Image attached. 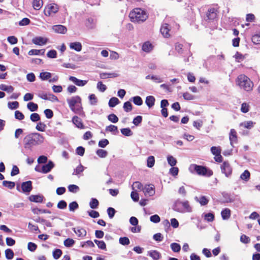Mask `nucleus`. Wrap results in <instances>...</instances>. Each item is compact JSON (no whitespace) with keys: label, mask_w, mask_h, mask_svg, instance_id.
I'll return each mask as SVG.
<instances>
[{"label":"nucleus","mask_w":260,"mask_h":260,"mask_svg":"<svg viewBox=\"0 0 260 260\" xmlns=\"http://www.w3.org/2000/svg\"><path fill=\"white\" fill-rule=\"evenodd\" d=\"M44 137L38 133H32L27 135L23 139V143L25 149L31 151L35 146L43 143Z\"/></svg>","instance_id":"f257e3e1"},{"label":"nucleus","mask_w":260,"mask_h":260,"mask_svg":"<svg viewBox=\"0 0 260 260\" xmlns=\"http://www.w3.org/2000/svg\"><path fill=\"white\" fill-rule=\"evenodd\" d=\"M236 84L241 88L247 91L251 90L253 86V84L250 79L244 75H240L238 77L236 80Z\"/></svg>","instance_id":"f03ea898"},{"label":"nucleus","mask_w":260,"mask_h":260,"mask_svg":"<svg viewBox=\"0 0 260 260\" xmlns=\"http://www.w3.org/2000/svg\"><path fill=\"white\" fill-rule=\"evenodd\" d=\"M67 101L71 110L75 113H79L82 111L81 105L78 104H81V99L79 96H73L71 99H68Z\"/></svg>","instance_id":"7ed1b4c3"},{"label":"nucleus","mask_w":260,"mask_h":260,"mask_svg":"<svg viewBox=\"0 0 260 260\" xmlns=\"http://www.w3.org/2000/svg\"><path fill=\"white\" fill-rule=\"evenodd\" d=\"M130 17L132 21H137L138 22H143L148 18V16L145 11L137 8L130 13Z\"/></svg>","instance_id":"20e7f679"},{"label":"nucleus","mask_w":260,"mask_h":260,"mask_svg":"<svg viewBox=\"0 0 260 260\" xmlns=\"http://www.w3.org/2000/svg\"><path fill=\"white\" fill-rule=\"evenodd\" d=\"M189 170L191 172L194 171L201 176L210 177L213 175V171L203 166L192 164L190 165Z\"/></svg>","instance_id":"39448f33"},{"label":"nucleus","mask_w":260,"mask_h":260,"mask_svg":"<svg viewBox=\"0 0 260 260\" xmlns=\"http://www.w3.org/2000/svg\"><path fill=\"white\" fill-rule=\"evenodd\" d=\"M59 10L58 5L56 4H50L47 5L44 9V13L46 16H50L56 13Z\"/></svg>","instance_id":"423d86ee"},{"label":"nucleus","mask_w":260,"mask_h":260,"mask_svg":"<svg viewBox=\"0 0 260 260\" xmlns=\"http://www.w3.org/2000/svg\"><path fill=\"white\" fill-rule=\"evenodd\" d=\"M220 169L221 173L224 174L225 177L228 178L231 177L233 172V169L229 161H223L220 165Z\"/></svg>","instance_id":"0eeeda50"},{"label":"nucleus","mask_w":260,"mask_h":260,"mask_svg":"<svg viewBox=\"0 0 260 260\" xmlns=\"http://www.w3.org/2000/svg\"><path fill=\"white\" fill-rule=\"evenodd\" d=\"M21 188L23 193L28 194L32 189V182L30 180L23 182Z\"/></svg>","instance_id":"6e6552de"},{"label":"nucleus","mask_w":260,"mask_h":260,"mask_svg":"<svg viewBox=\"0 0 260 260\" xmlns=\"http://www.w3.org/2000/svg\"><path fill=\"white\" fill-rule=\"evenodd\" d=\"M54 166L55 165L54 162L51 160H49L48 161L47 164L42 166L41 168V172L42 173L47 174L50 172Z\"/></svg>","instance_id":"1a4fd4ad"},{"label":"nucleus","mask_w":260,"mask_h":260,"mask_svg":"<svg viewBox=\"0 0 260 260\" xmlns=\"http://www.w3.org/2000/svg\"><path fill=\"white\" fill-rule=\"evenodd\" d=\"M96 19L94 17H89L85 21L86 27L90 29H94L96 26Z\"/></svg>","instance_id":"9d476101"},{"label":"nucleus","mask_w":260,"mask_h":260,"mask_svg":"<svg viewBox=\"0 0 260 260\" xmlns=\"http://www.w3.org/2000/svg\"><path fill=\"white\" fill-rule=\"evenodd\" d=\"M217 10L214 8L209 9L206 13V16L207 18L206 20H214L217 17Z\"/></svg>","instance_id":"9b49d317"},{"label":"nucleus","mask_w":260,"mask_h":260,"mask_svg":"<svg viewBox=\"0 0 260 260\" xmlns=\"http://www.w3.org/2000/svg\"><path fill=\"white\" fill-rule=\"evenodd\" d=\"M48 41L46 38L42 37H36L32 39V42L37 45L42 46L46 44Z\"/></svg>","instance_id":"f8f14e48"},{"label":"nucleus","mask_w":260,"mask_h":260,"mask_svg":"<svg viewBox=\"0 0 260 260\" xmlns=\"http://www.w3.org/2000/svg\"><path fill=\"white\" fill-rule=\"evenodd\" d=\"M69 80L73 82L76 85L78 86H84L87 83V80L78 79L74 76H70L69 77Z\"/></svg>","instance_id":"ddd939ff"},{"label":"nucleus","mask_w":260,"mask_h":260,"mask_svg":"<svg viewBox=\"0 0 260 260\" xmlns=\"http://www.w3.org/2000/svg\"><path fill=\"white\" fill-rule=\"evenodd\" d=\"M52 29L55 32L58 34H64L67 31V27L61 24L54 25L52 27Z\"/></svg>","instance_id":"4468645a"},{"label":"nucleus","mask_w":260,"mask_h":260,"mask_svg":"<svg viewBox=\"0 0 260 260\" xmlns=\"http://www.w3.org/2000/svg\"><path fill=\"white\" fill-rule=\"evenodd\" d=\"M170 30V28L168 24L164 23L162 24L160 31L164 37L168 38L170 36L169 34Z\"/></svg>","instance_id":"2eb2a0df"},{"label":"nucleus","mask_w":260,"mask_h":260,"mask_svg":"<svg viewBox=\"0 0 260 260\" xmlns=\"http://www.w3.org/2000/svg\"><path fill=\"white\" fill-rule=\"evenodd\" d=\"M73 123L79 128L83 129L84 128L82 119L77 116H74L72 118Z\"/></svg>","instance_id":"dca6fc26"},{"label":"nucleus","mask_w":260,"mask_h":260,"mask_svg":"<svg viewBox=\"0 0 260 260\" xmlns=\"http://www.w3.org/2000/svg\"><path fill=\"white\" fill-rule=\"evenodd\" d=\"M144 192L145 196L150 197L153 196L155 194V189L154 186L148 185L145 186Z\"/></svg>","instance_id":"f3484780"},{"label":"nucleus","mask_w":260,"mask_h":260,"mask_svg":"<svg viewBox=\"0 0 260 260\" xmlns=\"http://www.w3.org/2000/svg\"><path fill=\"white\" fill-rule=\"evenodd\" d=\"M231 145L233 146L234 143L237 142V132L234 129H231L230 133L229 136Z\"/></svg>","instance_id":"a211bd4d"},{"label":"nucleus","mask_w":260,"mask_h":260,"mask_svg":"<svg viewBox=\"0 0 260 260\" xmlns=\"http://www.w3.org/2000/svg\"><path fill=\"white\" fill-rule=\"evenodd\" d=\"M44 197L42 195L36 194L31 195L29 197L28 199L30 202L35 203H42Z\"/></svg>","instance_id":"6ab92c4d"},{"label":"nucleus","mask_w":260,"mask_h":260,"mask_svg":"<svg viewBox=\"0 0 260 260\" xmlns=\"http://www.w3.org/2000/svg\"><path fill=\"white\" fill-rule=\"evenodd\" d=\"M72 230L79 237H85L86 235V230L80 227H77V228H73Z\"/></svg>","instance_id":"aec40b11"},{"label":"nucleus","mask_w":260,"mask_h":260,"mask_svg":"<svg viewBox=\"0 0 260 260\" xmlns=\"http://www.w3.org/2000/svg\"><path fill=\"white\" fill-rule=\"evenodd\" d=\"M70 48L77 52H80L82 50V46L81 43L78 42H72L70 44Z\"/></svg>","instance_id":"412c9836"},{"label":"nucleus","mask_w":260,"mask_h":260,"mask_svg":"<svg viewBox=\"0 0 260 260\" xmlns=\"http://www.w3.org/2000/svg\"><path fill=\"white\" fill-rule=\"evenodd\" d=\"M119 76L117 73H101L100 74V77L102 79H105L107 78H115Z\"/></svg>","instance_id":"4be33fe9"},{"label":"nucleus","mask_w":260,"mask_h":260,"mask_svg":"<svg viewBox=\"0 0 260 260\" xmlns=\"http://www.w3.org/2000/svg\"><path fill=\"white\" fill-rule=\"evenodd\" d=\"M155 99L152 95L147 96L145 100V103L149 108L152 107L155 104Z\"/></svg>","instance_id":"5701e85b"},{"label":"nucleus","mask_w":260,"mask_h":260,"mask_svg":"<svg viewBox=\"0 0 260 260\" xmlns=\"http://www.w3.org/2000/svg\"><path fill=\"white\" fill-rule=\"evenodd\" d=\"M148 254L154 260H158L161 257L160 253L155 250L149 251Z\"/></svg>","instance_id":"b1692460"},{"label":"nucleus","mask_w":260,"mask_h":260,"mask_svg":"<svg viewBox=\"0 0 260 260\" xmlns=\"http://www.w3.org/2000/svg\"><path fill=\"white\" fill-rule=\"evenodd\" d=\"M221 215L223 220H228L231 216V210L228 208L222 210L221 212Z\"/></svg>","instance_id":"393cba45"},{"label":"nucleus","mask_w":260,"mask_h":260,"mask_svg":"<svg viewBox=\"0 0 260 260\" xmlns=\"http://www.w3.org/2000/svg\"><path fill=\"white\" fill-rule=\"evenodd\" d=\"M0 89L3 91H6L8 93H11L14 91V88L11 85L8 86L5 84H2L0 85Z\"/></svg>","instance_id":"a878e982"},{"label":"nucleus","mask_w":260,"mask_h":260,"mask_svg":"<svg viewBox=\"0 0 260 260\" xmlns=\"http://www.w3.org/2000/svg\"><path fill=\"white\" fill-rule=\"evenodd\" d=\"M152 48L153 46L149 42H146L142 45V50L146 52H149Z\"/></svg>","instance_id":"bb28decb"},{"label":"nucleus","mask_w":260,"mask_h":260,"mask_svg":"<svg viewBox=\"0 0 260 260\" xmlns=\"http://www.w3.org/2000/svg\"><path fill=\"white\" fill-rule=\"evenodd\" d=\"M52 74L50 72H43L40 74L39 78L42 80H49L51 77Z\"/></svg>","instance_id":"cd10ccee"},{"label":"nucleus","mask_w":260,"mask_h":260,"mask_svg":"<svg viewBox=\"0 0 260 260\" xmlns=\"http://www.w3.org/2000/svg\"><path fill=\"white\" fill-rule=\"evenodd\" d=\"M120 103L119 100L116 97L111 98L108 103L109 106L111 108L115 107Z\"/></svg>","instance_id":"c85d7f7f"},{"label":"nucleus","mask_w":260,"mask_h":260,"mask_svg":"<svg viewBox=\"0 0 260 260\" xmlns=\"http://www.w3.org/2000/svg\"><path fill=\"white\" fill-rule=\"evenodd\" d=\"M181 205L180 201L176 202L173 207V209L177 212L183 213L184 210L181 208Z\"/></svg>","instance_id":"c756f323"},{"label":"nucleus","mask_w":260,"mask_h":260,"mask_svg":"<svg viewBox=\"0 0 260 260\" xmlns=\"http://www.w3.org/2000/svg\"><path fill=\"white\" fill-rule=\"evenodd\" d=\"M43 6L42 0H34L32 2V6L35 10H40Z\"/></svg>","instance_id":"7c9ffc66"},{"label":"nucleus","mask_w":260,"mask_h":260,"mask_svg":"<svg viewBox=\"0 0 260 260\" xmlns=\"http://www.w3.org/2000/svg\"><path fill=\"white\" fill-rule=\"evenodd\" d=\"M94 242L97 245L98 248L102 250H106V245L104 241H100L96 239L94 240Z\"/></svg>","instance_id":"2f4dec72"},{"label":"nucleus","mask_w":260,"mask_h":260,"mask_svg":"<svg viewBox=\"0 0 260 260\" xmlns=\"http://www.w3.org/2000/svg\"><path fill=\"white\" fill-rule=\"evenodd\" d=\"M45 52V49H31L29 50L28 52V54L29 55H38L39 54H44Z\"/></svg>","instance_id":"473e14b6"},{"label":"nucleus","mask_w":260,"mask_h":260,"mask_svg":"<svg viewBox=\"0 0 260 260\" xmlns=\"http://www.w3.org/2000/svg\"><path fill=\"white\" fill-rule=\"evenodd\" d=\"M99 205V201L95 199L92 198L89 202V206L91 209H96Z\"/></svg>","instance_id":"72a5a7b5"},{"label":"nucleus","mask_w":260,"mask_h":260,"mask_svg":"<svg viewBox=\"0 0 260 260\" xmlns=\"http://www.w3.org/2000/svg\"><path fill=\"white\" fill-rule=\"evenodd\" d=\"M250 173L249 171L246 170L240 175V178L245 181H248L250 179Z\"/></svg>","instance_id":"f704fd0d"},{"label":"nucleus","mask_w":260,"mask_h":260,"mask_svg":"<svg viewBox=\"0 0 260 260\" xmlns=\"http://www.w3.org/2000/svg\"><path fill=\"white\" fill-rule=\"evenodd\" d=\"M32 212L36 214H38L39 213H49L50 214V211L46 209H41L38 208H33L31 209Z\"/></svg>","instance_id":"c9c22d12"},{"label":"nucleus","mask_w":260,"mask_h":260,"mask_svg":"<svg viewBox=\"0 0 260 260\" xmlns=\"http://www.w3.org/2000/svg\"><path fill=\"white\" fill-rule=\"evenodd\" d=\"M27 107L31 112L36 111L38 109V105L33 102L28 103L27 105Z\"/></svg>","instance_id":"e433bc0d"},{"label":"nucleus","mask_w":260,"mask_h":260,"mask_svg":"<svg viewBox=\"0 0 260 260\" xmlns=\"http://www.w3.org/2000/svg\"><path fill=\"white\" fill-rule=\"evenodd\" d=\"M96 154L101 158H105L108 155V152L105 150L99 149L96 150Z\"/></svg>","instance_id":"4c0bfd02"},{"label":"nucleus","mask_w":260,"mask_h":260,"mask_svg":"<svg viewBox=\"0 0 260 260\" xmlns=\"http://www.w3.org/2000/svg\"><path fill=\"white\" fill-rule=\"evenodd\" d=\"M120 131L121 134L125 136L129 137L133 135V132L129 127L121 128Z\"/></svg>","instance_id":"58836bf2"},{"label":"nucleus","mask_w":260,"mask_h":260,"mask_svg":"<svg viewBox=\"0 0 260 260\" xmlns=\"http://www.w3.org/2000/svg\"><path fill=\"white\" fill-rule=\"evenodd\" d=\"M123 108L125 112H129L132 110L133 106L129 101H127L124 103Z\"/></svg>","instance_id":"ea45409f"},{"label":"nucleus","mask_w":260,"mask_h":260,"mask_svg":"<svg viewBox=\"0 0 260 260\" xmlns=\"http://www.w3.org/2000/svg\"><path fill=\"white\" fill-rule=\"evenodd\" d=\"M3 185L5 187H8L9 189H12L14 188L15 183L12 181L5 180L3 182Z\"/></svg>","instance_id":"a19ab883"},{"label":"nucleus","mask_w":260,"mask_h":260,"mask_svg":"<svg viewBox=\"0 0 260 260\" xmlns=\"http://www.w3.org/2000/svg\"><path fill=\"white\" fill-rule=\"evenodd\" d=\"M69 210L71 212H74L76 209H78L79 205L76 201H73L69 204Z\"/></svg>","instance_id":"79ce46f5"},{"label":"nucleus","mask_w":260,"mask_h":260,"mask_svg":"<svg viewBox=\"0 0 260 260\" xmlns=\"http://www.w3.org/2000/svg\"><path fill=\"white\" fill-rule=\"evenodd\" d=\"M171 248L175 252H178L181 250V246L177 243H172L170 245Z\"/></svg>","instance_id":"37998d69"},{"label":"nucleus","mask_w":260,"mask_h":260,"mask_svg":"<svg viewBox=\"0 0 260 260\" xmlns=\"http://www.w3.org/2000/svg\"><path fill=\"white\" fill-rule=\"evenodd\" d=\"M75 243V240L71 238H67L63 242L64 245L67 247L73 246Z\"/></svg>","instance_id":"c03bdc74"},{"label":"nucleus","mask_w":260,"mask_h":260,"mask_svg":"<svg viewBox=\"0 0 260 260\" xmlns=\"http://www.w3.org/2000/svg\"><path fill=\"white\" fill-rule=\"evenodd\" d=\"M119 242L122 245L126 246L130 243V241L128 237H123L119 238Z\"/></svg>","instance_id":"a18cd8bd"},{"label":"nucleus","mask_w":260,"mask_h":260,"mask_svg":"<svg viewBox=\"0 0 260 260\" xmlns=\"http://www.w3.org/2000/svg\"><path fill=\"white\" fill-rule=\"evenodd\" d=\"M62 253V251L60 249H55L52 253L53 257L55 259H58L60 258Z\"/></svg>","instance_id":"49530a36"},{"label":"nucleus","mask_w":260,"mask_h":260,"mask_svg":"<svg viewBox=\"0 0 260 260\" xmlns=\"http://www.w3.org/2000/svg\"><path fill=\"white\" fill-rule=\"evenodd\" d=\"M167 161L170 166L174 167L176 165L177 160L172 155H169L167 157Z\"/></svg>","instance_id":"de8ad7c7"},{"label":"nucleus","mask_w":260,"mask_h":260,"mask_svg":"<svg viewBox=\"0 0 260 260\" xmlns=\"http://www.w3.org/2000/svg\"><path fill=\"white\" fill-rule=\"evenodd\" d=\"M155 164V158L153 156H150L147 158V166L148 168H152Z\"/></svg>","instance_id":"09e8293b"},{"label":"nucleus","mask_w":260,"mask_h":260,"mask_svg":"<svg viewBox=\"0 0 260 260\" xmlns=\"http://www.w3.org/2000/svg\"><path fill=\"white\" fill-rule=\"evenodd\" d=\"M134 103L137 106H141L143 104V100L140 96H135L132 98Z\"/></svg>","instance_id":"8fccbe9b"},{"label":"nucleus","mask_w":260,"mask_h":260,"mask_svg":"<svg viewBox=\"0 0 260 260\" xmlns=\"http://www.w3.org/2000/svg\"><path fill=\"white\" fill-rule=\"evenodd\" d=\"M84 171V167L80 164L74 169L73 173V175H78Z\"/></svg>","instance_id":"3c124183"},{"label":"nucleus","mask_w":260,"mask_h":260,"mask_svg":"<svg viewBox=\"0 0 260 260\" xmlns=\"http://www.w3.org/2000/svg\"><path fill=\"white\" fill-rule=\"evenodd\" d=\"M68 187L69 191L73 193H76L80 189L79 186L75 184L69 185Z\"/></svg>","instance_id":"603ef678"},{"label":"nucleus","mask_w":260,"mask_h":260,"mask_svg":"<svg viewBox=\"0 0 260 260\" xmlns=\"http://www.w3.org/2000/svg\"><path fill=\"white\" fill-rule=\"evenodd\" d=\"M5 255L6 257L8 259H11L13 258L14 256V252L11 249H7L5 250Z\"/></svg>","instance_id":"864d4df0"},{"label":"nucleus","mask_w":260,"mask_h":260,"mask_svg":"<svg viewBox=\"0 0 260 260\" xmlns=\"http://www.w3.org/2000/svg\"><path fill=\"white\" fill-rule=\"evenodd\" d=\"M97 89L101 92H104L107 89V86L102 81H99L96 86Z\"/></svg>","instance_id":"5fc2aeb1"},{"label":"nucleus","mask_w":260,"mask_h":260,"mask_svg":"<svg viewBox=\"0 0 260 260\" xmlns=\"http://www.w3.org/2000/svg\"><path fill=\"white\" fill-rule=\"evenodd\" d=\"M46 127V124L42 122H39L36 126V129L40 132H44L45 131Z\"/></svg>","instance_id":"6e6d98bb"},{"label":"nucleus","mask_w":260,"mask_h":260,"mask_svg":"<svg viewBox=\"0 0 260 260\" xmlns=\"http://www.w3.org/2000/svg\"><path fill=\"white\" fill-rule=\"evenodd\" d=\"M214 214L212 213H208L204 215L205 220L208 222L213 221L214 220Z\"/></svg>","instance_id":"4d7b16f0"},{"label":"nucleus","mask_w":260,"mask_h":260,"mask_svg":"<svg viewBox=\"0 0 260 260\" xmlns=\"http://www.w3.org/2000/svg\"><path fill=\"white\" fill-rule=\"evenodd\" d=\"M90 100V104L91 105H95L98 103V99L94 94H91L88 96Z\"/></svg>","instance_id":"13d9d810"},{"label":"nucleus","mask_w":260,"mask_h":260,"mask_svg":"<svg viewBox=\"0 0 260 260\" xmlns=\"http://www.w3.org/2000/svg\"><path fill=\"white\" fill-rule=\"evenodd\" d=\"M181 205L185 209V211L188 212L191 211V208L189 206V203L187 201L185 202H180Z\"/></svg>","instance_id":"bf43d9fd"},{"label":"nucleus","mask_w":260,"mask_h":260,"mask_svg":"<svg viewBox=\"0 0 260 260\" xmlns=\"http://www.w3.org/2000/svg\"><path fill=\"white\" fill-rule=\"evenodd\" d=\"M255 123L253 122L252 121H245L244 123H242L240 124V125H243L244 127L248 128V129H251L252 127H253L254 124Z\"/></svg>","instance_id":"052dcab7"},{"label":"nucleus","mask_w":260,"mask_h":260,"mask_svg":"<svg viewBox=\"0 0 260 260\" xmlns=\"http://www.w3.org/2000/svg\"><path fill=\"white\" fill-rule=\"evenodd\" d=\"M107 211V213H108V216L110 219H112L113 218V217L114 216V215L116 212V211L115 210V209L112 207L108 208Z\"/></svg>","instance_id":"680f3d73"},{"label":"nucleus","mask_w":260,"mask_h":260,"mask_svg":"<svg viewBox=\"0 0 260 260\" xmlns=\"http://www.w3.org/2000/svg\"><path fill=\"white\" fill-rule=\"evenodd\" d=\"M108 119L113 122V123H116L118 121V117L114 114H110L108 116Z\"/></svg>","instance_id":"e2e57ef3"},{"label":"nucleus","mask_w":260,"mask_h":260,"mask_svg":"<svg viewBox=\"0 0 260 260\" xmlns=\"http://www.w3.org/2000/svg\"><path fill=\"white\" fill-rule=\"evenodd\" d=\"M30 119L32 122H37L40 120V116L38 113H33L30 116Z\"/></svg>","instance_id":"0e129e2a"},{"label":"nucleus","mask_w":260,"mask_h":260,"mask_svg":"<svg viewBox=\"0 0 260 260\" xmlns=\"http://www.w3.org/2000/svg\"><path fill=\"white\" fill-rule=\"evenodd\" d=\"M142 116H137L135 117L133 121V124L136 126H138L142 121Z\"/></svg>","instance_id":"69168bd1"},{"label":"nucleus","mask_w":260,"mask_h":260,"mask_svg":"<svg viewBox=\"0 0 260 260\" xmlns=\"http://www.w3.org/2000/svg\"><path fill=\"white\" fill-rule=\"evenodd\" d=\"M109 142L107 139H103L99 142L98 145L100 147L105 148L109 144Z\"/></svg>","instance_id":"338daca9"},{"label":"nucleus","mask_w":260,"mask_h":260,"mask_svg":"<svg viewBox=\"0 0 260 260\" xmlns=\"http://www.w3.org/2000/svg\"><path fill=\"white\" fill-rule=\"evenodd\" d=\"M252 41L254 44H260V35L256 34L253 35L251 38Z\"/></svg>","instance_id":"774afa93"}]
</instances>
